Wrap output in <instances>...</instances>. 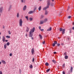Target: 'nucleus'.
Segmentation results:
<instances>
[{
	"instance_id": "nucleus-1",
	"label": "nucleus",
	"mask_w": 74,
	"mask_h": 74,
	"mask_svg": "<svg viewBox=\"0 0 74 74\" xmlns=\"http://www.w3.org/2000/svg\"><path fill=\"white\" fill-rule=\"evenodd\" d=\"M35 30V28L34 27L32 29H31L30 31L29 32V37H32L33 36V33L34 32V31Z\"/></svg>"
},
{
	"instance_id": "nucleus-2",
	"label": "nucleus",
	"mask_w": 74,
	"mask_h": 74,
	"mask_svg": "<svg viewBox=\"0 0 74 74\" xmlns=\"http://www.w3.org/2000/svg\"><path fill=\"white\" fill-rule=\"evenodd\" d=\"M59 30L60 32H62V34H64V33H65L64 32H65V29H63V28H60Z\"/></svg>"
},
{
	"instance_id": "nucleus-3",
	"label": "nucleus",
	"mask_w": 74,
	"mask_h": 74,
	"mask_svg": "<svg viewBox=\"0 0 74 74\" xmlns=\"http://www.w3.org/2000/svg\"><path fill=\"white\" fill-rule=\"evenodd\" d=\"M22 19H20L19 20V25H20V26H22Z\"/></svg>"
},
{
	"instance_id": "nucleus-4",
	"label": "nucleus",
	"mask_w": 74,
	"mask_h": 74,
	"mask_svg": "<svg viewBox=\"0 0 74 74\" xmlns=\"http://www.w3.org/2000/svg\"><path fill=\"white\" fill-rule=\"evenodd\" d=\"M3 9V7L2 6H0V12H2Z\"/></svg>"
},
{
	"instance_id": "nucleus-5",
	"label": "nucleus",
	"mask_w": 74,
	"mask_h": 74,
	"mask_svg": "<svg viewBox=\"0 0 74 74\" xmlns=\"http://www.w3.org/2000/svg\"><path fill=\"white\" fill-rule=\"evenodd\" d=\"M51 0H47V6H49L50 5V1Z\"/></svg>"
},
{
	"instance_id": "nucleus-6",
	"label": "nucleus",
	"mask_w": 74,
	"mask_h": 74,
	"mask_svg": "<svg viewBox=\"0 0 74 74\" xmlns=\"http://www.w3.org/2000/svg\"><path fill=\"white\" fill-rule=\"evenodd\" d=\"M34 11H30L28 12V14H31L34 13Z\"/></svg>"
},
{
	"instance_id": "nucleus-7",
	"label": "nucleus",
	"mask_w": 74,
	"mask_h": 74,
	"mask_svg": "<svg viewBox=\"0 0 74 74\" xmlns=\"http://www.w3.org/2000/svg\"><path fill=\"white\" fill-rule=\"evenodd\" d=\"M49 8V6H47L43 8V10H47V8Z\"/></svg>"
},
{
	"instance_id": "nucleus-8",
	"label": "nucleus",
	"mask_w": 74,
	"mask_h": 74,
	"mask_svg": "<svg viewBox=\"0 0 74 74\" xmlns=\"http://www.w3.org/2000/svg\"><path fill=\"white\" fill-rule=\"evenodd\" d=\"M12 7V5H10L8 9V11H10V10H11V9Z\"/></svg>"
},
{
	"instance_id": "nucleus-9",
	"label": "nucleus",
	"mask_w": 74,
	"mask_h": 74,
	"mask_svg": "<svg viewBox=\"0 0 74 74\" xmlns=\"http://www.w3.org/2000/svg\"><path fill=\"white\" fill-rule=\"evenodd\" d=\"M32 55H33L34 53V49L33 48H32Z\"/></svg>"
},
{
	"instance_id": "nucleus-10",
	"label": "nucleus",
	"mask_w": 74,
	"mask_h": 74,
	"mask_svg": "<svg viewBox=\"0 0 74 74\" xmlns=\"http://www.w3.org/2000/svg\"><path fill=\"white\" fill-rule=\"evenodd\" d=\"M1 62L3 63V64H5L6 63L5 61L4 60H2Z\"/></svg>"
},
{
	"instance_id": "nucleus-11",
	"label": "nucleus",
	"mask_w": 74,
	"mask_h": 74,
	"mask_svg": "<svg viewBox=\"0 0 74 74\" xmlns=\"http://www.w3.org/2000/svg\"><path fill=\"white\" fill-rule=\"evenodd\" d=\"M26 6L25 5L24 6L23 9V11H25V10H26Z\"/></svg>"
},
{
	"instance_id": "nucleus-12",
	"label": "nucleus",
	"mask_w": 74,
	"mask_h": 74,
	"mask_svg": "<svg viewBox=\"0 0 74 74\" xmlns=\"http://www.w3.org/2000/svg\"><path fill=\"white\" fill-rule=\"evenodd\" d=\"M52 30V28L50 27L49 28H48L47 30V31H51Z\"/></svg>"
},
{
	"instance_id": "nucleus-13",
	"label": "nucleus",
	"mask_w": 74,
	"mask_h": 74,
	"mask_svg": "<svg viewBox=\"0 0 74 74\" xmlns=\"http://www.w3.org/2000/svg\"><path fill=\"white\" fill-rule=\"evenodd\" d=\"M44 23V21H41L40 22V25H42V24H43V23Z\"/></svg>"
},
{
	"instance_id": "nucleus-14",
	"label": "nucleus",
	"mask_w": 74,
	"mask_h": 74,
	"mask_svg": "<svg viewBox=\"0 0 74 74\" xmlns=\"http://www.w3.org/2000/svg\"><path fill=\"white\" fill-rule=\"evenodd\" d=\"M70 71L71 72H73V68L72 66H71Z\"/></svg>"
},
{
	"instance_id": "nucleus-15",
	"label": "nucleus",
	"mask_w": 74,
	"mask_h": 74,
	"mask_svg": "<svg viewBox=\"0 0 74 74\" xmlns=\"http://www.w3.org/2000/svg\"><path fill=\"white\" fill-rule=\"evenodd\" d=\"M41 6H40L38 8V10L39 11H41Z\"/></svg>"
},
{
	"instance_id": "nucleus-16",
	"label": "nucleus",
	"mask_w": 74,
	"mask_h": 74,
	"mask_svg": "<svg viewBox=\"0 0 74 74\" xmlns=\"http://www.w3.org/2000/svg\"><path fill=\"white\" fill-rule=\"evenodd\" d=\"M39 36L40 37V39H42V36H41V35L39 34Z\"/></svg>"
},
{
	"instance_id": "nucleus-17",
	"label": "nucleus",
	"mask_w": 74,
	"mask_h": 74,
	"mask_svg": "<svg viewBox=\"0 0 74 74\" xmlns=\"http://www.w3.org/2000/svg\"><path fill=\"white\" fill-rule=\"evenodd\" d=\"M26 0H21V1L22 3H25Z\"/></svg>"
},
{
	"instance_id": "nucleus-18",
	"label": "nucleus",
	"mask_w": 74,
	"mask_h": 74,
	"mask_svg": "<svg viewBox=\"0 0 74 74\" xmlns=\"http://www.w3.org/2000/svg\"><path fill=\"white\" fill-rule=\"evenodd\" d=\"M43 21L44 22V23H45L46 22H47V19L45 18V19Z\"/></svg>"
},
{
	"instance_id": "nucleus-19",
	"label": "nucleus",
	"mask_w": 74,
	"mask_h": 74,
	"mask_svg": "<svg viewBox=\"0 0 74 74\" xmlns=\"http://www.w3.org/2000/svg\"><path fill=\"white\" fill-rule=\"evenodd\" d=\"M3 42H5V38H4V36L3 37Z\"/></svg>"
},
{
	"instance_id": "nucleus-20",
	"label": "nucleus",
	"mask_w": 74,
	"mask_h": 74,
	"mask_svg": "<svg viewBox=\"0 0 74 74\" xmlns=\"http://www.w3.org/2000/svg\"><path fill=\"white\" fill-rule=\"evenodd\" d=\"M17 18H19V13H18L17 15H16Z\"/></svg>"
},
{
	"instance_id": "nucleus-21",
	"label": "nucleus",
	"mask_w": 74,
	"mask_h": 74,
	"mask_svg": "<svg viewBox=\"0 0 74 74\" xmlns=\"http://www.w3.org/2000/svg\"><path fill=\"white\" fill-rule=\"evenodd\" d=\"M45 64L46 66H49V63H48V62L46 63Z\"/></svg>"
},
{
	"instance_id": "nucleus-22",
	"label": "nucleus",
	"mask_w": 74,
	"mask_h": 74,
	"mask_svg": "<svg viewBox=\"0 0 74 74\" xmlns=\"http://www.w3.org/2000/svg\"><path fill=\"white\" fill-rule=\"evenodd\" d=\"M29 29L28 27H27V28L26 29V31L27 32H29Z\"/></svg>"
},
{
	"instance_id": "nucleus-23",
	"label": "nucleus",
	"mask_w": 74,
	"mask_h": 74,
	"mask_svg": "<svg viewBox=\"0 0 74 74\" xmlns=\"http://www.w3.org/2000/svg\"><path fill=\"white\" fill-rule=\"evenodd\" d=\"M49 71H50V69H49L46 71V72H47V73H48Z\"/></svg>"
},
{
	"instance_id": "nucleus-24",
	"label": "nucleus",
	"mask_w": 74,
	"mask_h": 74,
	"mask_svg": "<svg viewBox=\"0 0 74 74\" xmlns=\"http://www.w3.org/2000/svg\"><path fill=\"white\" fill-rule=\"evenodd\" d=\"M25 18L27 19V20H29V18H28V16H25Z\"/></svg>"
},
{
	"instance_id": "nucleus-25",
	"label": "nucleus",
	"mask_w": 74,
	"mask_h": 74,
	"mask_svg": "<svg viewBox=\"0 0 74 74\" xmlns=\"http://www.w3.org/2000/svg\"><path fill=\"white\" fill-rule=\"evenodd\" d=\"M67 58H68V56H65V59H67Z\"/></svg>"
},
{
	"instance_id": "nucleus-26",
	"label": "nucleus",
	"mask_w": 74,
	"mask_h": 74,
	"mask_svg": "<svg viewBox=\"0 0 74 74\" xmlns=\"http://www.w3.org/2000/svg\"><path fill=\"white\" fill-rule=\"evenodd\" d=\"M6 38H10V36H6Z\"/></svg>"
},
{
	"instance_id": "nucleus-27",
	"label": "nucleus",
	"mask_w": 74,
	"mask_h": 74,
	"mask_svg": "<svg viewBox=\"0 0 74 74\" xmlns=\"http://www.w3.org/2000/svg\"><path fill=\"white\" fill-rule=\"evenodd\" d=\"M29 67L30 68H31V69H32V68H33V66H32V65H31L29 66Z\"/></svg>"
},
{
	"instance_id": "nucleus-28",
	"label": "nucleus",
	"mask_w": 74,
	"mask_h": 74,
	"mask_svg": "<svg viewBox=\"0 0 74 74\" xmlns=\"http://www.w3.org/2000/svg\"><path fill=\"white\" fill-rule=\"evenodd\" d=\"M44 18V15H42L41 16L40 18L41 19H42V18Z\"/></svg>"
},
{
	"instance_id": "nucleus-29",
	"label": "nucleus",
	"mask_w": 74,
	"mask_h": 74,
	"mask_svg": "<svg viewBox=\"0 0 74 74\" xmlns=\"http://www.w3.org/2000/svg\"><path fill=\"white\" fill-rule=\"evenodd\" d=\"M4 48L5 49L7 48V45H5L4 46Z\"/></svg>"
},
{
	"instance_id": "nucleus-30",
	"label": "nucleus",
	"mask_w": 74,
	"mask_h": 74,
	"mask_svg": "<svg viewBox=\"0 0 74 74\" xmlns=\"http://www.w3.org/2000/svg\"><path fill=\"white\" fill-rule=\"evenodd\" d=\"M52 62L54 63H56V61L55 60H52Z\"/></svg>"
},
{
	"instance_id": "nucleus-31",
	"label": "nucleus",
	"mask_w": 74,
	"mask_h": 74,
	"mask_svg": "<svg viewBox=\"0 0 74 74\" xmlns=\"http://www.w3.org/2000/svg\"><path fill=\"white\" fill-rule=\"evenodd\" d=\"M7 45H8H8H10V42H8L7 43Z\"/></svg>"
},
{
	"instance_id": "nucleus-32",
	"label": "nucleus",
	"mask_w": 74,
	"mask_h": 74,
	"mask_svg": "<svg viewBox=\"0 0 74 74\" xmlns=\"http://www.w3.org/2000/svg\"><path fill=\"white\" fill-rule=\"evenodd\" d=\"M54 43L55 44H57V42H56V41H55L54 42Z\"/></svg>"
},
{
	"instance_id": "nucleus-33",
	"label": "nucleus",
	"mask_w": 74,
	"mask_h": 74,
	"mask_svg": "<svg viewBox=\"0 0 74 74\" xmlns=\"http://www.w3.org/2000/svg\"><path fill=\"white\" fill-rule=\"evenodd\" d=\"M48 14V12L46 11L45 12V15H47Z\"/></svg>"
},
{
	"instance_id": "nucleus-34",
	"label": "nucleus",
	"mask_w": 74,
	"mask_h": 74,
	"mask_svg": "<svg viewBox=\"0 0 74 74\" xmlns=\"http://www.w3.org/2000/svg\"><path fill=\"white\" fill-rule=\"evenodd\" d=\"M65 66V64H63L62 65V67H64V68Z\"/></svg>"
},
{
	"instance_id": "nucleus-35",
	"label": "nucleus",
	"mask_w": 74,
	"mask_h": 74,
	"mask_svg": "<svg viewBox=\"0 0 74 74\" xmlns=\"http://www.w3.org/2000/svg\"><path fill=\"white\" fill-rule=\"evenodd\" d=\"M29 19L30 21H32V20H33V18H32L30 17L29 18Z\"/></svg>"
},
{
	"instance_id": "nucleus-36",
	"label": "nucleus",
	"mask_w": 74,
	"mask_h": 74,
	"mask_svg": "<svg viewBox=\"0 0 74 74\" xmlns=\"http://www.w3.org/2000/svg\"><path fill=\"white\" fill-rule=\"evenodd\" d=\"M56 45L55 43H53V47H55V46Z\"/></svg>"
},
{
	"instance_id": "nucleus-37",
	"label": "nucleus",
	"mask_w": 74,
	"mask_h": 74,
	"mask_svg": "<svg viewBox=\"0 0 74 74\" xmlns=\"http://www.w3.org/2000/svg\"><path fill=\"white\" fill-rule=\"evenodd\" d=\"M40 31H41L42 32H44V29H41L40 30Z\"/></svg>"
},
{
	"instance_id": "nucleus-38",
	"label": "nucleus",
	"mask_w": 74,
	"mask_h": 74,
	"mask_svg": "<svg viewBox=\"0 0 74 74\" xmlns=\"http://www.w3.org/2000/svg\"><path fill=\"white\" fill-rule=\"evenodd\" d=\"M34 62V58H33L32 60V62Z\"/></svg>"
},
{
	"instance_id": "nucleus-39",
	"label": "nucleus",
	"mask_w": 74,
	"mask_h": 74,
	"mask_svg": "<svg viewBox=\"0 0 74 74\" xmlns=\"http://www.w3.org/2000/svg\"><path fill=\"white\" fill-rule=\"evenodd\" d=\"M37 9V8H35L34 9V11H34V12L35 11H36V9Z\"/></svg>"
},
{
	"instance_id": "nucleus-40",
	"label": "nucleus",
	"mask_w": 74,
	"mask_h": 74,
	"mask_svg": "<svg viewBox=\"0 0 74 74\" xmlns=\"http://www.w3.org/2000/svg\"><path fill=\"white\" fill-rule=\"evenodd\" d=\"M57 46H58V47H59L60 46V44H57Z\"/></svg>"
},
{
	"instance_id": "nucleus-41",
	"label": "nucleus",
	"mask_w": 74,
	"mask_h": 74,
	"mask_svg": "<svg viewBox=\"0 0 74 74\" xmlns=\"http://www.w3.org/2000/svg\"><path fill=\"white\" fill-rule=\"evenodd\" d=\"M8 33L9 34H11V32H10V31L8 32Z\"/></svg>"
},
{
	"instance_id": "nucleus-42",
	"label": "nucleus",
	"mask_w": 74,
	"mask_h": 74,
	"mask_svg": "<svg viewBox=\"0 0 74 74\" xmlns=\"http://www.w3.org/2000/svg\"><path fill=\"white\" fill-rule=\"evenodd\" d=\"M71 16H69L68 17V18H69V19H70V18H71Z\"/></svg>"
},
{
	"instance_id": "nucleus-43",
	"label": "nucleus",
	"mask_w": 74,
	"mask_h": 74,
	"mask_svg": "<svg viewBox=\"0 0 74 74\" xmlns=\"http://www.w3.org/2000/svg\"><path fill=\"white\" fill-rule=\"evenodd\" d=\"M63 74H66L65 73V72L64 71H63L62 72Z\"/></svg>"
},
{
	"instance_id": "nucleus-44",
	"label": "nucleus",
	"mask_w": 74,
	"mask_h": 74,
	"mask_svg": "<svg viewBox=\"0 0 74 74\" xmlns=\"http://www.w3.org/2000/svg\"><path fill=\"white\" fill-rule=\"evenodd\" d=\"M45 41H43V42H42V44H45Z\"/></svg>"
},
{
	"instance_id": "nucleus-45",
	"label": "nucleus",
	"mask_w": 74,
	"mask_h": 74,
	"mask_svg": "<svg viewBox=\"0 0 74 74\" xmlns=\"http://www.w3.org/2000/svg\"><path fill=\"white\" fill-rule=\"evenodd\" d=\"M10 56H12V53H10Z\"/></svg>"
},
{
	"instance_id": "nucleus-46",
	"label": "nucleus",
	"mask_w": 74,
	"mask_h": 74,
	"mask_svg": "<svg viewBox=\"0 0 74 74\" xmlns=\"http://www.w3.org/2000/svg\"><path fill=\"white\" fill-rule=\"evenodd\" d=\"M70 9V6H69L68 7V9L67 10H69Z\"/></svg>"
},
{
	"instance_id": "nucleus-47",
	"label": "nucleus",
	"mask_w": 74,
	"mask_h": 74,
	"mask_svg": "<svg viewBox=\"0 0 74 74\" xmlns=\"http://www.w3.org/2000/svg\"><path fill=\"white\" fill-rule=\"evenodd\" d=\"M0 74H3L2 73V72L1 71H0Z\"/></svg>"
},
{
	"instance_id": "nucleus-48",
	"label": "nucleus",
	"mask_w": 74,
	"mask_h": 74,
	"mask_svg": "<svg viewBox=\"0 0 74 74\" xmlns=\"http://www.w3.org/2000/svg\"><path fill=\"white\" fill-rule=\"evenodd\" d=\"M39 29H40V30L41 29V26H39Z\"/></svg>"
},
{
	"instance_id": "nucleus-49",
	"label": "nucleus",
	"mask_w": 74,
	"mask_h": 74,
	"mask_svg": "<svg viewBox=\"0 0 74 74\" xmlns=\"http://www.w3.org/2000/svg\"><path fill=\"white\" fill-rule=\"evenodd\" d=\"M64 55H66V52H65L64 53Z\"/></svg>"
},
{
	"instance_id": "nucleus-50",
	"label": "nucleus",
	"mask_w": 74,
	"mask_h": 74,
	"mask_svg": "<svg viewBox=\"0 0 74 74\" xmlns=\"http://www.w3.org/2000/svg\"><path fill=\"white\" fill-rule=\"evenodd\" d=\"M56 52H53L54 54H56Z\"/></svg>"
},
{
	"instance_id": "nucleus-51",
	"label": "nucleus",
	"mask_w": 74,
	"mask_h": 74,
	"mask_svg": "<svg viewBox=\"0 0 74 74\" xmlns=\"http://www.w3.org/2000/svg\"><path fill=\"white\" fill-rule=\"evenodd\" d=\"M3 28L4 29V28H5V27L3 25Z\"/></svg>"
},
{
	"instance_id": "nucleus-52",
	"label": "nucleus",
	"mask_w": 74,
	"mask_h": 74,
	"mask_svg": "<svg viewBox=\"0 0 74 74\" xmlns=\"http://www.w3.org/2000/svg\"><path fill=\"white\" fill-rule=\"evenodd\" d=\"M31 38L32 40H33V39H34V38L33 37H32Z\"/></svg>"
},
{
	"instance_id": "nucleus-53",
	"label": "nucleus",
	"mask_w": 74,
	"mask_h": 74,
	"mask_svg": "<svg viewBox=\"0 0 74 74\" xmlns=\"http://www.w3.org/2000/svg\"><path fill=\"white\" fill-rule=\"evenodd\" d=\"M5 42H8V40H5Z\"/></svg>"
},
{
	"instance_id": "nucleus-54",
	"label": "nucleus",
	"mask_w": 74,
	"mask_h": 74,
	"mask_svg": "<svg viewBox=\"0 0 74 74\" xmlns=\"http://www.w3.org/2000/svg\"><path fill=\"white\" fill-rule=\"evenodd\" d=\"M27 34H25V36H26V37H27Z\"/></svg>"
},
{
	"instance_id": "nucleus-55",
	"label": "nucleus",
	"mask_w": 74,
	"mask_h": 74,
	"mask_svg": "<svg viewBox=\"0 0 74 74\" xmlns=\"http://www.w3.org/2000/svg\"><path fill=\"white\" fill-rule=\"evenodd\" d=\"M72 29H73V30H74V27H72Z\"/></svg>"
},
{
	"instance_id": "nucleus-56",
	"label": "nucleus",
	"mask_w": 74,
	"mask_h": 74,
	"mask_svg": "<svg viewBox=\"0 0 74 74\" xmlns=\"http://www.w3.org/2000/svg\"><path fill=\"white\" fill-rule=\"evenodd\" d=\"M64 45L63 43H61V45Z\"/></svg>"
},
{
	"instance_id": "nucleus-57",
	"label": "nucleus",
	"mask_w": 74,
	"mask_h": 74,
	"mask_svg": "<svg viewBox=\"0 0 74 74\" xmlns=\"http://www.w3.org/2000/svg\"><path fill=\"white\" fill-rule=\"evenodd\" d=\"M70 39V38H68V41H69V39Z\"/></svg>"
},
{
	"instance_id": "nucleus-58",
	"label": "nucleus",
	"mask_w": 74,
	"mask_h": 74,
	"mask_svg": "<svg viewBox=\"0 0 74 74\" xmlns=\"http://www.w3.org/2000/svg\"><path fill=\"white\" fill-rule=\"evenodd\" d=\"M52 1H54V0H51Z\"/></svg>"
},
{
	"instance_id": "nucleus-59",
	"label": "nucleus",
	"mask_w": 74,
	"mask_h": 74,
	"mask_svg": "<svg viewBox=\"0 0 74 74\" xmlns=\"http://www.w3.org/2000/svg\"><path fill=\"white\" fill-rule=\"evenodd\" d=\"M19 71H20V72H21V70H19Z\"/></svg>"
},
{
	"instance_id": "nucleus-60",
	"label": "nucleus",
	"mask_w": 74,
	"mask_h": 74,
	"mask_svg": "<svg viewBox=\"0 0 74 74\" xmlns=\"http://www.w3.org/2000/svg\"><path fill=\"white\" fill-rule=\"evenodd\" d=\"M1 40V37L0 36V40Z\"/></svg>"
},
{
	"instance_id": "nucleus-61",
	"label": "nucleus",
	"mask_w": 74,
	"mask_h": 74,
	"mask_svg": "<svg viewBox=\"0 0 74 74\" xmlns=\"http://www.w3.org/2000/svg\"><path fill=\"white\" fill-rule=\"evenodd\" d=\"M1 64V62L0 61V65Z\"/></svg>"
},
{
	"instance_id": "nucleus-62",
	"label": "nucleus",
	"mask_w": 74,
	"mask_h": 74,
	"mask_svg": "<svg viewBox=\"0 0 74 74\" xmlns=\"http://www.w3.org/2000/svg\"><path fill=\"white\" fill-rule=\"evenodd\" d=\"M73 25H74V22L73 23Z\"/></svg>"
},
{
	"instance_id": "nucleus-63",
	"label": "nucleus",
	"mask_w": 74,
	"mask_h": 74,
	"mask_svg": "<svg viewBox=\"0 0 74 74\" xmlns=\"http://www.w3.org/2000/svg\"><path fill=\"white\" fill-rule=\"evenodd\" d=\"M40 1H42V0H39Z\"/></svg>"
},
{
	"instance_id": "nucleus-64",
	"label": "nucleus",
	"mask_w": 74,
	"mask_h": 74,
	"mask_svg": "<svg viewBox=\"0 0 74 74\" xmlns=\"http://www.w3.org/2000/svg\"><path fill=\"white\" fill-rule=\"evenodd\" d=\"M1 33L0 32V35H1Z\"/></svg>"
}]
</instances>
